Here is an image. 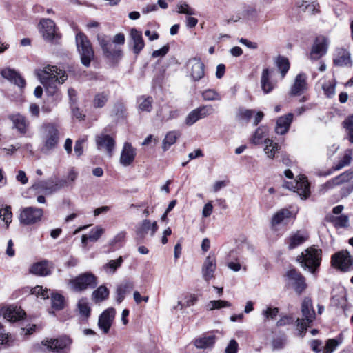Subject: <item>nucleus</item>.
I'll return each mask as SVG.
<instances>
[{"instance_id":"obj_1","label":"nucleus","mask_w":353,"mask_h":353,"mask_svg":"<svg viewBox=\"0 0 353 353\" xmlns=\"http://www.w3.org/2000/svg\"><path fill=\"white\" fill-rule=\"evenodd\" d=\"M41 83L49 95H54L58 91V85L63 84L68 79L66 72L56 65H47L36 71Z\"/></svg>"},{"instance_id":"obj_2","label":"nucleus","mask_w":353,"mask_h":353,"mask_svg":"<svg viewBox=\"0 0 353 353\" xmlns=\"http://www.w3.org/2000/svg\"><path fill=\"white\" fill-rule=\"evenodd\" d=\"M321 249L311 246L298 256L297 261L304 270H308L312 274H314L321 264Z\"/></svg>"},{"instance_id":"obj_3","label":"nucleus","mask_w":353,"mask_h":353,"mask_svg":"<svg viewBox=\"0 0 353 353\" xmlns=\"http://www.w3.org/2000/svg\"><path fill=\"white\" fill-rule=\"evenodd\" d=\"M41 139L43 145L41 150L48 153L54 150L59 141V131L57 126L53 123H47L42 127Z\"/></svg>"},{"instance_id":"obj_4","label":"nucleus","mask_w":353,"mask_h":353,"mask_svg":"<svg viewBox=\"0 0 353 353\" xmlns=\"http://www.w3.org/2000/svg\"><path fill=\"white\" fill-rule=\"evenodd\" d=\"M301 313L303 319H297V329L299 332V335L303 337L307 327L315 319V312L313 309L312 302L311 299L305 297L301 304Z\"/></svg>"},{"instance_id":"obj_5","label":"nucleus","mask_w":353,"mask_h":353,"mask_svg":"<svg viewBox=\"0 0 353 353\" xmlns=\"http://www.w3.org/2000/svg\"><path fill=\"white\" fill-rule=\"evenodd\" d=\"M69 285L73 291L80 292L88 288H95L97 279L92 273L85 272L70 280Z\"/></svg>"},{"instance_id":"obj_6","label":"nucleus","mask_w":353,"mask_h":353,"mask_svg":"<svg viewBox=\"0 0 353 353\" xmlns=\"http://www.w3.org/2000/svg\"><path fill=\"white\" fill-rule=\"evenodd\" d=\"M76 43L83 65L88 67L94 58V51L87 37L83 33L76 35Z\"/></svg>"},{"instance_id":"obj_7","label":"nucleus","mask_w":353,"mask_h":353,"mask_svg":"<svg viewBox=\"0 0 353 353\" xmlns=\"http://www.w3.org/2000/svg\"><path fill=\"white\" fill-rule=\"evenodd\" d=\"M66 184L67 181L63 179H59L57 181H37L32 185V189L37 190L38 193L50 195L66 186Z\"/></svg>"},{"instance_id":"obj_8","label":"nucleus","mask_w":353,"mask_h":353,"mask_svg":"<svg viewBox=\"0 0 353 353\" xmlns=\"http://www.w3.org/2000/svg\"><path fill=\"white\" fill-rule=\"evenodd\" d=\"M286 284L301 294L307 288L304 276L295 269H291L285 274Z\"/></svg>"},{"instance_id":"obj_9","label":"nucleus","mask_w":353,"mask_h":353,"mask_svg":"<svg viewBox=\"0 0 353 353\" xmlns=\"http://www.w3.org/2000/svg\"><path fill=\"white\" fill-rule=\"evenodd\" d=\"M71 344L72 340L66 336L58 339H46L41 341L42 346L54 353H63V351L69 347Z\"/></svg>"},{"instance_id":"obj_10","label":"nucleus","mask_w":353,"mask_h":353,"mask_svg":"<svg viewBox=\"0 0 353 353\" xmlns=\"http://www.w3.org/2000/svg\"><path fill=\"white\" fill-rule=\"evenodd\" d=\"M283 185L288 189L293 190L303 199H305L310 196V184L303 175H301L298 180L293 182H285Z\"/></svg>"},{"instance_id":"obj_11","label":"nucleus","mask_w":353,"mask_h":353,"mask_svg":"<svg viewBox=\"0 0 353 353\" xmlns=\"http://www.w3.org/2000/svg\"><path fill=\"white\" fill-rule=\"evenodd\" d=\"M43 214V210L41 208H24L21 211L19 221L24 225H32L41 221Z\"/></svg>"},{"instance_id":"obj_12","label":"nucleus","mask_w":353,"mask_h":353,"mask_svg":"<svg viewBox=\"0 0 353 353\" xmlns=\"http://www.w3.org/2000/svg\"><path fill=\"white\" fill-rule=\"evenodd\" d=\"M214 112V108L212 105L200 106L191 111L185 118L186 125L190 126L197 121L205 118Z\"/></svg>"},{"instance_id":"obj_13","label":"nucleus","mask_w":353,"mask_h":353,"mask_svg":"<svg viewBox=\"0 0 353 353\" xmlns=\"http://www.w3.org/2000/svg\"><path fill=\"white\" fill-rule=\"evenodd\" d=\"M97 149L105 152L111 157L115 148V140L110 135L101 133L95 137Z\"/></svg>"},{"instance_id":"obj_14","label":"nucleus","mask_w":353,"mask_h":353,"mask_svg":"<svg viewBox=\"0 0 353 353\" xmlns=\"http://www.w3.org/2000/svg\"><path fill=\"white\" fill-rule=\"evenodd\" d=\"M327 48L328 41L325 37H316L311 48L310 59L313 61L319 60L327 53Z\"/></svg>"},{"instance_id":"obj_15","label":"nucleus","mask_w":353,"mask_h":353,"mask_svg":"<svg viewBox=\"0 0 353 353\" xmlns=\"http://www.w3.org/2000/svg\"><path fill=\"white\" fill-rule=\"evenodd\" d=\"M99 43L105 57L112 59L119 58L122 52L119 47H117L109 39L104 36H98Z\"/></svg>"},{"instance_id":"obj_16","label":"nucleus","mask_w":353,"mask_h":353,"mask_svg":"<svg viewBox=\"0 0 353 353\" xmlns=\"http://www.w3.org/2000/svg\"><path fill=\"white\" fill-rule=\"evenodd\" d=\"M158 228L157 221L152 222L149 219H144L136 225L135 232L137 236L144 239L148 234L154 236Z\"/></svg>"},{"instance_id":"obj_17","label":"nucleus","mask_w":353,"mask_h":353,"mask_svg":"<svg viewBox=\"0 0 353 353\" xmlns=\"http://www.w3.org/2000/svg\"><path fill=\"white\" fill-rule=\"evenodd\" d=\"M189 74L194 81H198L201 79L204 75L205 65L200 59L193 58L187 63Z\"/></svg>"},{"instance_id":"obj_18","label":"nucleus","mask_w":353,"mask_h":353,"mask_svg":"<svg viewBox=\"0 0 353 353\" xmlns=\"http://www.w3.org/2000/svg\"><path fill=\"white\" fill-rule=\"evenodd\" d=\"M115 314V310L112 307H110L104 310L99 316L98 320V327L103 334H106L109 332L110 329L113 323Z\"/></svg>"},{"instance_id":"obj_19","label":"nucleus","mask_w":353,"mask_h":353,"mask_svg":"<svg viewBox=\"0 0 353 353\" xmlns=\"http://www.w3.org/2000/svg\"><path fill=\"white\" fill-rule=\"evenodd\" d=\"M352 257L347 251L339 252L332 257V265L341 270H346L352 264Z\"/></svg>"},{"instance_id":"obj_20","label":"nucleus","mask_w":353,"mask_h":353,"mask_svg":"<svg viewBox=\"0 0 353 353\" xmlns=\"http://www.w3.org/2000/svg\"><path fill=\"white\" fill-rule=\"evenodd\" d=\"M0 314L7 321L14 322L23 318L26 313L20 307L10 305L3 307L0 310Z\"/></svg>"},{"instance_id":"obj_21","label":"nucleus","mask_w":353,"mask_h":353,"mask_svg":"<svg viewBox=\"0 0 353 353\" xmlns=\"http://www.w3.org/2000/svg\"><path fill=\"white\" fill-rule=\"evenodd\" d=\"M307 89V77L305 74H299L291 86L290 95L292 97L299 96L303 94Z\"/></svg>"},{"instance_id":"obj_22","label":"nucleus","mask_w":353,"mask_h":353,"mask_svg":"<svg viewBox=\"0 0 353 353\" xmlns=\"http://www.w3.org/2000/svg\"><path fill=\"white\" fill-rule=\"evenodd\" d=\"M135 157V148L132 147L131 143L125 142L121 152L120 163L123 166H129L133 163Z\"/></svg>"},{"instance_id":"obj_23","label":"nucleus","mask_w":353,"mask_h":353,"mask_svg":"<svg viewBox=\"0 0 353 353\" xmlns=\"http://www.w3.org/2000/svg\"><path fill=\"white\" fill-rule=\"evenodd\" d=\"M333 62L335 65L339 67L350 66L352 60L350 52L343 48H337L334 54Z\"/></svg>"},{"instance_id":"obj_24","label":"nucleus","mask_w":353,"mask_h":353,"mask_svg":"<svg viewBox=\"0 0 353 353\" xmlns=\"http://www.w3.org/2000/svg\"><path fill=\"white\" fill-rule=\"evenodd\" d=\"M40 31L46 40L52 41L56 35L55 23L50 19H43L40 21Z\"/></svg>"},{"instance_id":"obj_25","label":"nucleus","mask_w":353,"mask_h":353,"mask_svg":"<svg viewBox=\"0 0 353 353\" xmlns=\"http://www.w3.org/2000/svg\"><path fill=\"white\" fill-rule=\"evenodd\" d=\"M1 75L3 78L14 83L20 88H23L26 85L25 80L14 70L10 68H6L1 70Z\"/></svg>"},{"instance_id":"obj_26","label":"nucleus","mask_w":353,"mask_h":353,"mask_svg":"<svg viewBox=\"0 0 353 353\" xmlns=\"http://www.w3.org/2000/svg\"><path fill=\"white\" fill-rule=\"evenodd\" d=\"M293 117V114L288 113L285 116L279 117L276 120L275 132L281 135L287 133L292 122Z\"/></svg>"},{"instance_id":"obj_27","label":"nucleus","mask_w":353,"mask_h":353,"mask_svg":"<svg viewBox=\"0 0 353 353\" xmlns=\"http://www.w3.org/2000/svg\"><path fill=\"white\" fill-rule=\"evenodd\" d=\"M216 267V259L214 255L210 254L206 257L202 268L203 276L205 281H208L214 277Z\"/></svg>"},{"instance_id":"obj_28","label":"nucleus","mask_w":353,"mask_h":353,"mask_svg":"<svg viewBox=\"0 0 353 353\" xmlns=\"http://www.w3.org/2000/svg\"><path fill=\"white\" fill-rule=\"evenodd\" d=\"M308 239V234L304 231H296L290 234L288 239V248L290 250L301 245Z\"/></svg>"},{"instance_id":"obj_29","label":"nucleus","mask_w":353,"mask_h":353,"mask_svg":"<svg viewBox=\"0 0 353 353\" xmlns=\"http://www.w3.org/2000/svg\"><path fill=\"white\" fill-rule=\"evenodd\" d=\"M260 83L261 88L265 94L271 92L276 85V82L271 79L270 70L268 68L263 70Z\"/></svg>"},{"instance_id":"obj_30","label":"nucleus","mask_w":353,"mask_h":353,"mask_svg":"<svg viewBox=\"0 0 353 353\" xmlns=\"http://www.w3.org/2000/svg\"><path fill=\"white\" fill-rule=\"evenodd\" d=\"M52 266L48 261H42L34 263L30 268V272L40 276H46L51 274Z\"/></svg>"},{"instance_id":"obj_31","label":"nucleus","mask_w":353,"mask_h":353,"mask_svg":"<svg viewBox=\"0 0 353 353\" xmlns=\"http://www.w3.org/2000/svg\"><path fill=\"white\" fill-rule=\"evenodd\" d=\"M14 128L21 134H26L28 131L29 123L26 117L19 113L12 114L9 117Z\"/></svg>"},{"instance_id":"obj_32","label":"nucleus","mask_w":353,"mask_h":353,"mask_svg":"<svg viewBox=\"0 0 353 353\" xmlns=\"http://www.w3.org/2000/svg\"><path fill=\"white\" fill-rule=\"evenodd\" d=\"M130 38L132 41L133 52L134 54H138L145 46L142 33L137 29L133 28L130 31Z\"/></svg>"},{"instance_id":"obj_33","label":"nucleus","mask_w":353,"mask_h":353,"mask_svg":"<svg viewBox=\"0 0 353 353\" xmlns=\"http://www.w3.org/2000/svg\"><path fill=\"white\" fill-rule=\"evenodd\" d=\"M353 178V172L346 171L336 177L330 180L325 185V188L330 189L333 188L336 185H341L343 183L349 181Z\"/></svg>"},{"instance_id":"obj_34","label":"nucleus","mask_w":353,"mask_h":353,"mask_svg":"<svg viewBox=\"0 0 353 353\" xmlns=\"http://www.w3.org/2000/svg\"><path fill=\"white\" fill-rule=\"evenodd\" d=\"M292 213L287 209H281L276 212L272 218V225H278L280 224L286 223L290 216Z\"/></svg>"},{"instance_id":"obj_35","label":"nucleus","mask_w":353,"mask_h":353,"mask_svg":"<svg viewBox=\"0 0 353 353\" xmlns=\"http://www.w3.org/2000/svg\"><path fill=\"white\" fill-rule=\"evenodd\" d=\"M153 99L149 96H141L137 98V107L140 112H150L152 109Z\"/></svg>"},{"instance_id":"obj_36","label":"nucleus","mask_w":353,"mask_h":353,"mask_svg":"<svg viewBox=\"0 0 353 353\" xmlns=\"http://www.w3.org/2000/svg\"><path fill=\"white\" fill-rule=\"evenodd\" d=\"M326 220L333 223L335 228H347L349 225V219L346 215H341L339 216H334L332 215L327 216Z\"/></svg>"},{"instance_id":"obj_37","label":"nucleus","mask_w":353,"mask_h":353,"mask_svg":"<svg viewBox=\"0 0 353 353\" xmlns=\"http://www.w3.org/2000/svg\"><path fill=\"white\" fill-rule=\"evenodd\" d=\"M133 288V284L130 282H125L117 286L116 300L120 303L124 299L125 294Z\"/></svg>"},{"instance_id":"obj_38","label":"nucleus","mask_w":353,"mask_h":353,"mask_svg":"<svg viewBox=\"0 0 353 353\" xmlns=\"http://www.w3.org/2000/svg\"><path fill=\"white\" fill-rule=\"evenodd\" d=\"M268 136V128L265 126L259 127L252 138V143L259 145L264 142Z\"/></svg>"},{"instance_id":"obj_39","label":"nucleus","mask_w":353,"mask_h":353,"mask_svg":"<svg viewBox=\"0 0 353 353\" xmlns=\"http://www.w3.org/2000/svg\"><path fill=\"white\" fill-rule=\"evenodd\" d=\"M216 336L214 335L205 336L202 338L196 339L194 345L197 348L205 349L213 345L215 343Z\"/></svg>"},{"instance_id":"obj_40","label":"nucleus","mask_w":353,"mask_h":353,"mask_svg":"<svg viewBox=\"0 0 353 353\" xmlns=\"http://www.w3.org/2000/svg\"><path fill=\"white\" fill-rule=\"evenodd\" d=\"M343 127L345 130V138L353 143V114L348 116L343 122Z\"/></svg>"},{"instance_id":"obj_41","label":"nucleus","mask_w":353,"mask_h":353,"mask_svg":"<svg viewBox=\"0 0 353 353\" xmlns=\"http://www.w3.org/2000/svg\"><path fill=\"white\" fill-rule=\"evenodd\" d=\"M109 99V93L105 91L98 92L93 99V106L96 108H103Z\"/></svg>"},{"instance_id":"obj_42","label":"nucleus","mask_w":353,"mask_h":353,"mask_svg":"<svg viewBox=\"0 0 353 353\" xmlns=\"http://www.w3.org/2000/svg\"><path fill=\"white\" fill-rule=\"evenodd\" d=\"M109 291L108 288L103 285L99 286L92 292V299L96 303L101 302L108 298Z\"/></svg>"},{"instance_id":"obj_43","label":"nucleus","mask_w":353,"mask_h":353,"mask_svg":"<svg viewBox=\"0 0 353 353\" xmlns=\"http://www.w3.org/2000/svg\"><path fill=\"white\" fill-rule=\"evenodd\" d=\"M264 143L265 144L264 148L265 154L268 158L273 159L275 156V152L278 150V144L269 139H265Z\"/></svg>"},{"instance_id":"obj_44","label":"nucleus","mask_w":353,"mask_h":353,"mask_svg":"<svg viewBox=\"0 0 353 353\" xmlns=\"http://www.w3.org/2000/svg\"><path fill=\"white\" fill-rule=\"evenodd\" d=\"M236 247L234 250L230 252V255L233 252H236L238 254H241L243 248L246 247L250 248V244L248 242L247 238L244 235L240 236L235 240Z\"/></svg>"},{"instance_id":"obj_45","label":"nucleus","mask_w":353,"mask_h":353,"mask_svg":"<svg viewBox=\"0 0 353 353\" xmlns=\"http://www.w3.org/2000/svg\"><path fill=\"white\" fill-rule=\"evenodd\" d=\"M179 136V133L176 131L169 132L163 141V149L164 150H167L172 145L176 142Z\"/></svg>"},{"instance_id":"obj_46","label":"nucleus","mask_w":353,"mask_h":353,"mask_svg":"<svg viewBox=\"0 0 353 353\" xmlns=\"http://www.w3.org/2000/svg\"><path fill=\"white\" fill-rule=\"evenodd\" d=\"M352 154L353 151L352 150H347L345 152L344 156L342 158V159L339 161V162L335 167H334V170H339L349 165L352 161Z\"/></svg>"},{"instance_id":"obj_47","label":"nucleus","mask_w":353,"mask_h":353,"mask_svg":"<svg viewBox=\"0 0 353 353\" xmlns=\"http://www.w3.org/2000/svg\"><path fill=\"white\" fill-rule=\"evenodd\" d=\"M78 309L81 316L88 318L90 315V307L88 299L85 298L81 299L78 302Z\"/></svg>"},{"instance_id":"obj_48","label":"nucleus","mask_w":353,"mask_h":353,"mask_svg":"<svg viewBox=\"0 0 353 353\" xmlns=\"http://www.w3.org/2000/svg\"><path fill=\"white\" fill-rule=\"evenodd\" d=\"M276 65L281 70L282 78H283L290 68L288 59L284 57L280 56L276 59Z\"/></svg>"},{"instance_id":"obj_49","label":"nucleus","mask_w":353,"mask_h":353,"mask_svg":"<svg viewBox=\"0 0 353 353\" xmlns=\"http://www.w3.org/2000/svg\"><path fill=\"white\" fill-rule=\"evenodd\" d=\"M52 307L56 310H62L64 307V297L58 294H52L51 296Z\"/></svg>"},{"instance_id":"obj_50","label":"nucleus","mask_w":353,"mask_h":353,"mask_svg":"<svg viewBox=\"0 0 353 353\" xmlns=\"http://www.w3.org/2000/svg\"><path fill=\"white\" fill-rule=\"evenodd\" d=\"M336 81L332 80L322 85V89L325 95L328 98H332L335 94Z\"/></svg>"},{"instance_id":"obj_51","label":"nucleus","mask_w":353,"mask_h":353,"mask_svg":"<svg viewBox=\"0 0 353 353\" xmlns=\"http://www.w3.org/2000/svg\"><path fill=\"white\" fill-rule=\"evenodd\" d=\"M122 262L123 259L121 256L119 257L117 260H111L103 266L104 270L108 273H114L117 269L121 266Z\"/></svg>"},{"instance_id":"obj_52","label":"nucleus","mask_w":353,"mask_h":353,"mask_svg":"<svg viewBox=\"0 0 353 353\" xmlns=\"http://www.w3.org/2000/svg\"><path fill=\"white\" fill-rule=\"evenodd\" d=\"M12 214L10 206L0 209V219L6 223V228H8L9 224L12 222Z\"/></svg>"},{"instance_id":"obj_53","label":"nucleus","mask_w":353,"mask_h":353,"mask_svg":"<svg viewBox=\"0 0 353 353\" xmlns=\"http://www.w3.org/2000/svg\"><path fill=\"white\" fill-rule=\"evenodd\" d=\"M231 306L230 302L223 300L210 301L208 305L207 308L209 310H213L215 309H221L223 307H229Z\"/></svg>"},{"instance_id":"obj_54","label":"nucleus","mask_w":353,"mask_h":353,"mask_svg":"<svg viewBox=\"0 0 353 353\" xmlns=\"http://www.w3.org/2000/svg\"><path fill=\"white\" fill-rule=\"evenodd\" d=\"M105 232V229L101 226L97 225L93 228L89 233V239L91 241H97Z\"/></svg>"},{"instance_id":"obj_55","label":"nucleus","mask_w":353,"mask_h":353,"mask_svg":"<svg viewBox=\"0 0 353 353\" xmlns=\"http://www.w3.org/2000/svg\"><path fill=\"white\" fill-rule=\"evenodd\" d=\"M31 294L43 299H46L49 297L48 290L47 288H43L41 285H37L32 288Z\"/></svg>"},{"instance_id":"obj_56","label":"nucleus","mask_w":353,"mask_h":353,"mask_svg":"<svg viewBox=\"0 0 353 353\" xmlns=\"http://www.w3.org/2000/svg\"><path fill=\"white\" fill-rule=\"evenodd\" d=\"M339 345V342L334 339H328L325 346L323 347L321 353H332Z\"/></svg>"},{"instance_id":"obj_57","label":"nucleus","mask_w":353,"mask_h":353,"mask_svg":"<svg viewBox=\"0 0 353 353\" xmlns=\"http://www.w3.org/2000/svg\"><path fill=\"white\" fill-rule=\"evenodd\" d=\"M202 97L205 101H219L220 95L214 90H207L202 93Z\"/></svg>"},{"instance_id":"obj_58","label":"nucleus","mask_w":353,"mask_h":353,"mask_svg":"<svg viewBox=\"0 0 353 353\" xmlns=\"http://www.w3.org/2000/svg\"><path fill=\"white\" fill-rule=\"evenodd\" d=\"M254 113V112L252 110L241 108L239 110L237 117L239 119L249 121V120L253 116Z\"/></svg>"},{"instance_id":"obj_59","label":"nucleus","mask_w":353,"mask_h":353,"mask_svg":"<svg viewBox=\"0 0 353 353\" xmlns=\"http://www.w3.org/2000/svg\"><path fill=\"white\" fill-rule=\"evenodd\" d=\"M177 12L180 14H185L188 15H194L195 11L193 8H190L187 3H181L177 6Z\"/></svg>"},{"instance_id":"obj_60","label":"nucleus","mask_w":353,"mask_h":353,"mask_svg":"<svg viewBox=\"0 0 353 353\" xmlns=\"http://www.w3.org/2000/svg\"><path fill=\"white\" fill-rule=\"evenodd\" d=\"M126 236V232L125 231H121L117 233L112 239L110 241V245L115 246L116 245L122 243L124 241Z\"/></svg>"},{"instance_id":"obj_61","label":"nucleus","mask_w":353,"mask_h":353,"mask_svg":"<svg viewBox=\"0 0 353 353\" xmlns=\"http://www.w3.org/2000/svg\"><path fill=\"white\" fill-rule=\"evenodd\" d=\"M278 312L279 309L277 307H268L263 312V314L266 319H274L276 316Z\"/></svg>"},{"instance_id":"obj_62","label":"nucleus","mask_w":353,"mask_h":353,"mask_svg":"<svg viewBox=\"0 0 353 353\" xmlns=\"http://www.w3.org/2000/svg\"><path fill=\"white\" fill-rule=\"evenodd\" d=\"M168 51H169V46L165 45V46H163L161 48L154 50L152 54V57L154 58H157L159 57H163L166 55V54L168 52Z\"/></svg>"},{"instance_id":"obj_63","label":"nucleus","mask_w":353,"mask_h":353,"mask_svg":"<svg viewBox=\"0 0 353 353\" xmlns=\"http://www.w3.org/2000/svg\"><path fill=\"white\" fill-rule=\"evenodd\" d=\"M85 139H79L75 142L74 153L78 157L81 156L83 152V144L85 142Z\"/></svg>"},{"instance_id":"obj_64","label":"nucleus","mask_w":353,"mask_h":353,"mask_svg":"<svg viewBox=\"0 0 353 353\" xmlns=\"http://www.w3.org/2000/svg\"><path fill=\"white\" fill-rule=\"evenodd\" d=\"M239 345L234 339L230 341L228 346L225 348V353H236Z\"/></svg>"}]
</instances>
